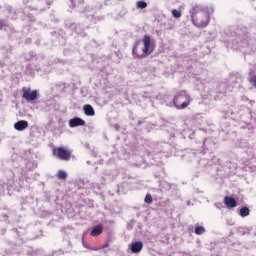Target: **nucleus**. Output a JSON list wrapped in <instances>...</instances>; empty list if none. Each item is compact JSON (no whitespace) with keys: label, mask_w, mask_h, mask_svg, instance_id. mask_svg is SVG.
<instances>
[{"label":"nucleus","mask_w":256,"mask_h":256,"mask_svg":"<svg viewBox=\"0 0 256 256\" xmlns=\"http://www.w3.org/2000/svg\"><path fill=\"white\" fill-rule=\"evenodd\" d=\"M155 51V42L150 35H144L132 47L133 59H145Z\"/></svg>","instance_id":"obj_1"},{"label":"nucleus","mask_w":256,"mask_h":256,"mask_svg":"<svg viewBox=\"0 0 256 256\" xmlns=\"http://www.w3.org/2000/svg\"><path fill=\"white\" fill-rule=\"evenodd\" d=\"M209 12L198 5L192 7V23L195 27L203 28L209 25Z\"/></svg>","instance_id":"obj_2"},{"label":"nucleus","mask_w":256,"mask_h":256,"mask_svg":"<svg viewBox=\"0 0 256 256\" xmlns=\"http://www.w3.org/2000/svg\"><path fill=\"white\" fill-rule=\"evenodd\" d=\"M173 105L176 109H187V106L191 105V96L185 90H182L174 96Z\"/></svg>","instance_id":"obj_3"},{"label":"nucleus","mask_w":256,"mask_h":256,"mask_svg":"<svg viewBox=\"0 0 256 256\" xmlns=\"http://www.w3.org/2000/svg\"><path fill=\"white\" fill-rule=\"evenodd\" d=\"M53 157L60 159V161H71V150L65 147H55L52 149Z\"/></svg>","instance_id":"obj_4"},{"label":"nucleus","mask_w":256,"mask_h":256,"mask_svg":"<svg viewBox=\"0 0 256 256\" xmlns=\"http://www.w3.org/2000/svg\"><path fill=\"white\" fill-rule=\"evenodd\" d=\"M39 97V92L37 90H31V88L23 87L22 88V99H25L27 103H33L37 101Z\"/></svg>","instance_id":"obj_5"},{"label":"nucleus","mask_w":256,"mask_h":256,"mask_svg":"<svg viewBox=\"0 0 256 256\" xmlns=\"http://www.w3.org/2000/svg\"><path fill=\"white\" fill-rule=\"evenodd\" d=\"M86 122L85 120L79 118V117H74L69 120V127L75 128V127H85Z\"/></svg>","instance_id":"obj_6"},{"label":"nucleus","mask_w":256,"mask_h":256,"mask_svg":"<svg viewBox=\"0 0 256 256\" xmlns=\"http://www.w3.org/2000/svg\"><path fill=\"white\" fill-rule=\"evenodd\" d=\"M129 249L132 251V253H141V251H143V242L141 241L132 242L129 245Z\"/></svg>","instance_id":"obj_7"},{"label":"nucleus","mask_w":256,"mask_h":256,"mask_svg":"<svg viewBox=\"0 0 256 256\" xmlns=\"http://www.w3.org/2000/svg\"><path fill=\"white\" fill-rule=\"evenodd\" d=\"M224 204L227 207V209H235V207H237V200H235V198L233 197L225 196Z\"/></svg>","instance_id":"obj_8"},{"label":"nucleus","mask_w":256,"mask_h":256,"mask_svg":"<svg viewBox=\"0 0 256 256\" xmlns=\"http://www.w3.org/2000/svg\"><path fill=\"white\" fill-rule=\"evenodd\" d=\"M29 127V122L27 120H19L18 122L14 123V129L16 131H25Z\"/></svg>","instance_id":"obj_9"},{"label":"nucleus","mask_w":256,"mask_h":256,"mask_svg":"<svg viewBox=\"0 0 256 256\" xmlns=\"http://www.w3.org/2000/svg\"><path fill=\"white\" fill-rule=\"evenodd\" d=\"M103 233V224H99L93 227L90 232V237H99Z\"/></svg>","instance_id":"obj_10"},{"label":"nucleus","mask_w":256,"mask_h":256,"mask_svg":"<svg viewBox=\"0 0 256 256\" xmlns=\"http://www.w3.org/2000/svg\"><path fill=\"white\" fill-rule=\"evenodd\" d=\"M83 110L87 117H95V109L90 104H85Z\"/></svg>","instance_id":"obj_11"},{"label":"nucleus","mask_w":256,"mask_h":256,"mask_svg":"<svg viewBox=\"0 0 256 256\" xmlns=\"http://www.w3.org/2000/svg\"><path fill=\"white\" fill-rule=\"evenodd\" d=\"M57 179L60 181H67V172L64 170H59L56 175Z\"/></svg>","instance_id":"obj_12"},{"label":"nucleus","mask_w":256,"mask_h":256,"mask_svg":"<svg viewBox=\"0 0 256 256\" xmlns=\"http://www.w3.org/2000/svg\"><path fill=\"white\" fill-rule=\"evenodd\" d=\"M250 213H251V210H249L248 207H242L240 209V217H249Z\"/></svg>","instance_id":"obj_13"},{"label":"nucleus","mask_w":256,"mask_h":256,"mask_svg":"<svg viewBox=\"0 0 256 256\" xmlns=\"http://www.w3.org/2000/svg\"><path fill=\"white\" fill-rule=\"evenodd\" d=\"M205 233V227L203 226H196L195 227V234L196 235H203Z\"/></svg>","instance_id":"obj_14"},{"label":"nucleus","mask_w":256,"mask_h":256,"mask_svg":"<svg viewBox=\"0 0 256 256\" xmlns=\"http://www.w3.org/2000/svg\"><path fill=\"white\" fill-rule=\"evenodd\" d=\"M137 9H147V2L145 1H138L136 3Z\"/></svg>","instance_id":"obj_15"},{"label":"nucleus","mask_w":256,"mask_h":256,"mask_svg":"<svg viewBox=\"0 0 256 256\" xmlns=\"http://www.w3.org/2000/svg\"><path fill=\"white\" fill-rule=\"evenodd\" d=\"M144 201L145 203L151 205V203H153V197L151 196V194H146Z\"/></svg>","instance_id":"obj_16"},{"label":"nucleus","mask_w":256,"mask_h":256,"mask_svg":"<svg viewBox=\"0 0 256 256\" xmlns=\"http://www.w3.org/2000/svg\"><path fill=\"white\" fill-rule=\"evenodd\" d=\"M172 16L175 17V19H179L181 17V12L179 10H172Z\"/></svg>","instance_id":"obj_17"},{"label":"nucleus","mask_w":256,"mask_h":256,"mask_svg":"<svg viewBox=\"0 0 256 256\" xmlns=\"http://www.w3.org/2000/svg\"><path fill=\"white\" fill-rule=\"evenodd\" d=\"M250 83L256 88V76L250 78Z\"/></svg>","instance_id":"obj_18"},{"label":"nucleus","mask_w":256,"mask_h":256,"mask_svg":"<svg viewBox=\"0 0 256 256\" xmlns=\"http://www.w3.org/2000/svg\"><path fill=\"white\" fill-rule=\"evenodd\" d=\"M106 247H109V243H106L102 246V249H106Z\"/></svg>","instance_id":"obj_19"}]
</instances>
